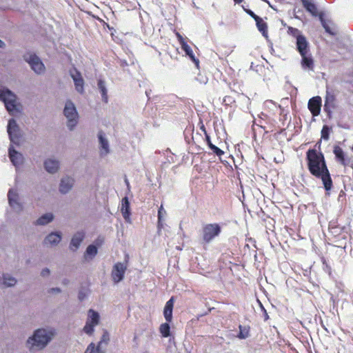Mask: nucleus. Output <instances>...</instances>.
<instances>
[{"mask_svg": "<svg viewBox=\"0 0 353 353\" xmlns=\"http://www.w3.org/2000/svg\"><path fill=\"white\" fill-rule=\"evenodd\" d=\"M306 159L310 173L317 178H321L325 189L330 190L332 186V181L323 154L315 149H310L307 152Z\"/></svg>", "mask_w": 353, "mask_h": 353, "instance_id": "1", "label": "nucleus"}, {"mask_svg": "<svg viewBox=\"0 0 353 353\" xmlns=\"http://www.w3.org/2000/svg\"><path fill=\"white\" fill-rule=\"evenodd\" d=\"M54 334L55 330L53 328L38 329L27 340L26 347L32 352L43 350L50 342Z\"/></svg>", "mask_w": 353, "mask_h": 353, "instance_id": "2", "label": "nucleus"}, {"mask_svg": "<svg viewBox=\"0 0 353 353\" xmlns=\"http://www.w3.org/2000/svg\"><path fill=\"white\" fill-rule=\"evenodd\" d=\"M0 100L10 114L18 112L16 95L4 86H0Z\"/></svg>", "mask_w": 353, "mask_h": 353, "instance_id": "3", "label": "nucleus"}, {"mask_svg": "<svg viewBox=\"0 0 353 353\" xmlns=\"http://www.w3.org/2000/svg\"><path fill=\"white\" fill-rule=\"evenodd\" d=\"M63 114L67 119L68 128L73 130L78 123L79 115L74 104L70 100L65 102Z\"/></svg>", "mask_w": 353, "mask_h": 353, "instance_id": "4", "label": "nucleus"}, {"mask_svg": "<svg viewBox=\"0 0 353 353\" xmlns=\"http://www.w3.org/2000/svg\"><path fill=\"white\" fill-rule=\"evenodd\" d=\"M221 228L218 223H208L202 228V240L205 243H210L219 236Z\"/></svg>", "mask_w": 353, "mask_h": 353, "instance_id": "5", "label": "nucleus"}, {"mask_svg": "<svg viewBox=\"0 0 353 353\" xmlns=\"http://www.w3.org/2000/svg\"><path fill=\"white\" fill-rule=\"evenodd\" d=\"M7 131L9 135L11 145H19L21 138V132L14 119L9 120Z\"/></svg>", "mask_w": 353, "mask_h": 353, "instance_id": "6", "label": "nucleus"}, {"mask_svg": "<svg viewBox=\"0 0 353 353\" xmlns=\"http://www.w3.org/2000/svg\"><path fill=\"white\" fill-rule=\"evenodd\" d=\"M99 314L92 309H90L88 312V318L83 331L88 335L92 334L94 327L99 323Z\"/></svg>", "mask_w": 353, "mask_h": 353, "instance_id": "7", "label": "nucleus"}, {"mask_svg": "<svg viewBox=\"0 0 353 353\" xmlns=\"http://www.w3.org/2000/svg\"><path fill=\"white\" fill-rule=\"evenodd\" d=\"M8 199L10 206L17 212L23 210V205L19 202V196L16 190L10 189L8 193Z\"/></svg>", "mask_w": 353, "mask_h": 353, "instance_id": "8", "label": "nucleus"}, {"mask_svg": "<svg viewBox=\"0 0 353 353\" xmlns=\"http://www.w3.org/2000/svg\"><path fill=\"white\" fill-rule=\"evenodd\" d=\"M127 265L123 263H117L114 264L112 271V278L115 283L123 280Z\"/></svg>", "mask_w": 353, "mask_h": 353, "instance_id": "9", "label": "nucleus"}, {"mask_svg": "<svg viewBox=\"0 0 353 353\" xmlns=\"http://www.w3.org/2000/svg\"><path fill=\"white\" fill-rule=\"evenodd\" d=\"M32 70L37 74H42L46 70V68L41 60L36 55H30L27 60Z\"/></svg>", "mask_w": 353, "mask_h": 353, "instance_id": "10", "label": "nucleus"}, {"mask_svg": "<svg viewBox=\"0 0 353 353\" xmlns=\"http://www.w3.org/2000/svg\"><path fill=\"white\" fill-rule=\"evenodd\" d=\"M98 139L100 156L105 157L110 152L109 141L105 137V133L102 131L99 132Z\"/></svg>", "mask_w": 353, "mask_h": 353, "instance_id": "11", "label": "nucleus"}, {"mask_svg": "<svg viewBox=\"0 0 353 353\" xmlns=\"http://www.w3.org/2000/svg\"><path fill=\"white\" fill-rule=\"evenodd\" d=\"M17 283V279L9 273H3L0 276V288L1 289L13 287Z\"/></svg>", "mask_w": 353, "mask_h": 353, "instance_id": "12", "label": "nucleus"}, {"mask_svg": "<svg viewBox=\"0 0 353 353\" xmlns=\"http://www.w3.org/2000/svg\"><path fill=\"white\" fill-rule=\"evenodd\" d=\"M307 106L313 116H318L321 112V98L319 96L311 98Z\"/></svg>", "mask_w": 353, "mask_h": 353, "instance_id": "13", "label": "nucleus"}, {"mask_svg": "<svg viewBox=\"0 0 353 353\" xmlns=\"http://www.w3.org/2000/svg\"><path fill=\"white\" fill-rule=\"evenodd\" d=\"M9 158L12 163L15 166L18 167L23 163V157L13 147V145H10L8 149Z\"/></svg>", "mask_w": 353, "mask_h": 353, "instance_id": "14", "label": "nucleus"}, {"mask_svg": "<svg viewBox=\"0 0 353 353\" xmlns=\"http://www.w3.org/2000/svg\"><path fill=\"white\" fill-rule=\"evenodd\" d=\"M43 166L46 172L50 174H54L59 170L60 162L56 159L48 158L44 161Z\"/></svg>", "mask_w": 353, "mask_h": 353, "instance_id": "15", "label": "nucleus"}, {"mask_svg": "<svg viewBox=\"0 0 353 353\" xmlns=\"http://www.w3.org/2000/svg\"><path fill=\"white\" fill-rule=\"evenodd\" d=\"M74 179L72 177L65 176H63L60 181L59 191L61 194L68 193L72 188Z\"/></svg>", "mask_w": 353, "mask_h": 353, "instance_id": "16", "label": "nucleus"}, {"mask_svg": "<svg viewBox=\"0 0 353 353\" xmlns=\"http://www.w3.org/2000/svg\"><path fill=\"white\" fill-rule=\"evenodd\" d=\"M296 48L301 55L309 53V43L302 34L296 36Z\"/></svg>", "mask_w": 353, "mask_h": 353, "instance_id": "17", "label": "nucleus"}, {"mask_svg": "<svg viewBox=\"0 0 353 353\" xmlns=\"http://www.w3.org/2000/svg\"><path fill=\"white\" fill-rule=\"evenodd\" d=\"M84 236L85 234L82 231L75 233L71 239L70 249L73 252L77 251L83 241Z\"/></svg>", "mask_w": 353, "mask_h": 353, "instance_id": "18", "label": "nucleus"}, {"mask_svg": "<svg viewBox=\"0 0 353 353\" xmlns=\"http://www.w3.org/2000/svg\"><path fill=\"white\" fill-rule=\"evenodd\" d=\"M61 240V234L60 232H51L44 239L43 244L45 245L54 246L57 245Z\"/></svg>", "mask_w": 353, "mask_h": 353, "instance_id": "19", "label": "nucleus"}, {"mask_svg": "<svg viewBox=\"0 0 353 353\" xmlns=\"http://www.w3.org/2000/svg\"><path fill=\"white\" fill-rule=\"evenodd\" d=\"M301 56V67L303 70H313L314 67V60L310 54H305Z\"/></svg>", "mask_w": 353, "mask_h": 353, "instance_id": "20", "label": "nucleus"}, {"mask_svg": "<svg viewBox=\"0 0 353 353\" xmlns=\"http://www.w3.org/2000/svg\"><path fill=\"white\" fill-rule=\"evenodd\" d=\"M335 96L334 94L330 91L328 88L326 90V96L325 98L324 110L326 112H330V109L334 108Z\"/></svg>", "mask_w": 353, "mask_h": 353, "instance_id": "21", "label": "nucleus"}, {"mask_svg": "<svg viewBox=\"0 0 353 353\" xmlns=\"http://www.w3.org/2000/svg\"><path fill=\"white\" fill-rule=\"evenodd\" d=\"M121 211L123 219L128 223H130V203L128 197H124L121 201Z\"/></svg>", "mask_w": 353, "mask_h": 353, "instance_id": "22", "label": "nucleus"}, {"mask_svg": "<svg viewBox=\"0 0 353 353\" xmlns=\"http://www.w3.org/2000/svg\"><path fill=\"white\" fill-rule=\"evenodd\" d=\"M174 307V297H171L165 303L163 315L167 322H171L172 319V310Z\"/></svg>", "mask_w": 353, "mask_h": 353, "instance_id": "23", "label": "nucleus"}, {"mask_svg": "<svg viewBox=\"0 0 353 353\" xmlns=\"http://www.w3.org/2000/svg\"><path fill=\"white\" fill-rule=\"evenodd\" d=\"M305 10L313 16H316L318 10L316 6L313 1L309 0H301Z\"/></svg>", "mask_w": 353, "mask_h": 353, "instance_id": "24", "label": "nucleus"}, {"mask_svg": "<svg viewBox=\"0 0 353 353\" xmlns=\"http://www.w3.org/2000/svg\"><path fill=\"white\" fill-rule=\"evenodd\" d=\"M97 85H98V88L101 92L102 100L105 103H107L108 100V90L106 88L105 81L102 79H99Z\"/></svg>", "mask_w": 353, "mask_h": 353, "instance_id": "25", "label": "nucleus"}, {"mask_svg": "<svg viewBox=\"0 0 353 353\" xmlns=\"http://www.w3.org/2000/svg\"><path fill=\"white\" fill-rule=\"evenodd\" d=\"M53 219L54 216L52 213H46L37 220L36 224L39 225H45L50 223Z\"/></svg>", "mask_w": 353, "mask_h": 353, "instance_id": "26", "label": "nucleus"}, {"mask_svg": "<svg viewBox=\"0 0 353 353\" xmlns=\"http://www.w3.org/2000/svg\"><path fill=\"white\" fill-rule=\"evenodd\" d=\"M98 252L97 247L95 245H90L86 248L84 254V257L87 260L88 259H92Z\"/></svg>", "mask_w": 353, "mask_h": 353, "instance_id": "27", "label": "nucleus"}, {"mask_svg": "<svg viewBox=\"0 0 353 353\" xmlns=\"http://www.w3.org/2000/svg\"><path fill=\"white\" fill-rule=\"evenodd\" d=\"M263 106L265 109L270 110L269 114H272V115H274L278 109L281 108L280 105H277L272 100L265 101L264 102Z\"/></svg>", "mask_w": 353, "mask_h": 353, "instance_id": "28", "label": "nucleus"}, {"mask_svg": "<svg viewBox=\"0 0 353 353\" xmlns=\"http://www.w3.org/2000/svg\"><path fill=\"white\" fill-rule=\"evenodd\" d=\"M255 21H256V24L258 30L262 33V34L264 37H267V34H268L267 23L265 22H264L263 20L261 17L257 18V20H256Z\"/></svg>", "mask_w": 353, "mask_h": 353, "instance_id": "29", "label": "nucleus"}, {"mask_svg": "<svg viewBox=\"0 0 353 353\" xmlns=\"http://www.w3.org/2000/svg\"><path fill=\"white\" fill-rule=\"evenodd\" d=\"M205 140L209 148L216 155L221 157L224 154V152L222 150L216 147L215 145H214V143H212L210 136H207Z\"/></svg>", "mask_w": 353, "mask_h": 353, "instance_id": "30", "label": "nucleus"}, {"mask_svg": "<svg viewBox=\"0 0 353 353\" xmlns=\"http://www.w3.org/2000/svg\"><path fill=\"white\" fill-rule=\"evenodd\" d=\"M334 154L336 159L342 163L345 164V155L342 148L338 145L334 148Z\"/></svg>", "mask_w": 353, "mask_h": 353, "instance_id": "31", "label": "nucleus"}, {"mask_svg": "<svg viewBox=\"0 0 353 353\" xmlns=\"http://www.w3.org/2000/svg\"><path fill=\"white\" fill-rule=\"evenodd\" d=\"M160 332L163 337H168L170 336V327L168 323H164L160 325Z\"/></svg>", "mask_w": 353, "mask_h": 353, "instance_id": "32", "label": "nucleus"}, {"mask_svg": "<svg viewBox=\"0 0 353 353\" xmlns=\"http://www.w3.org/2000/svg\"><path fill=\"white\" fill-rule=\"evenodd\" d=\"M74 83L76 90L78 92H79V93H83V90H84V88H83L84 81H83V79L82 78V79H79L78 80H75L74 81Z\"/></svg>", "mask_w": 353, "mask_h": 353, "instance_id": "33", "label": "nucleus"}, {"mask_svg": "<svg viewBox=\"0 0 353 353\" xmlns=\"http://www.w3.org/2000/svg\"><path fill=\"white\" fill-rule=\"evenodd\" d=\"M239 330L240 332L238 334V337L239 339H244L248 337L249 330L247 327H243L242 325H239Z\"/></svg>", "mask_w": 353, "mask_h": 353, "instance_id": "34", "label": "nucleus"}, {"mask_svg": "<svg viewBox=\"0 0 353 353\" xmlns=\"http://www.w3.org/2000/svg\"><path fill=\"white\" fill-rule=\"evenodd\" d=\"M272 116L273 115L272 114H267V113H265V112H261L259 115V118L261 119H263L264 121H265V123H271L272 121H274L272 119Z\"/></svg>", "mask_w": 353, "mask_h": 353, "instance_id": "35", "label": "nucleus"}, {"mask_svg": "<svg viewBox=\"0 0 353 353\" xmlns=\"http://www.w3.org/2000/svg\"><path fill=\"white\" fill-rule=\"evenodd\" d=\"M70 75L74 81L83 78L81 74L74 68L70 70Z\"/></svg>", "mask_w": 353, "mask_h": 353, "instance_id": "36", "label": "nucleus"}, {"mask_svg": "<svg viewBox=\"0 0 353 353\" xmlns=\"http://www.w3.org/2000/svg\"><path fill=\"white\" fill-rule=\"evenodd\" d=\"M330 128L327 125H323L321 130V138L324 140L329 139Z\"/></svg>", "mask_w": 353, "mask_h": 353, "instance_id": "37", "label": "nucleus"}, {"mask_svg": "<svg viewBox=\"0 0 353 353\" xmlns=\"http://www.w3.org/2000/svg\"><path fill=\"white\" fill-rule=\"evenodd\" d=\"M323 27L325 28V31L330 34L334 35L335 32L330 28L327 22L322 18H320Z\"/></svg>", "mask_w": 353, "mask_h": 353, "instance_id": "38", "label": "nucleus"}, {"mask_svg": "<svg viewBox=\"0 0 353 353\" xmlns=\"http://www.w3.org/2000/svg\"><path fill=\"white\" fill-rule=\"evenodd\" d=\"M166 216V211L163 208V205H161L158 210V219L164 220Z\"/></svg>", "mask_w": 353, "mask_h": 353, "instance_id": "39", "label": "nucleus"}, {"mask_svg": "<svg viewBox=\"0 0 353 353\" xmlns=\"http://www.w3.org/2000/svg\"><path fill=\"white\" fill-rule=\"evenodd\" d=\"M181 47L182 50L185 52V54L187 56H188L190 53L193 52L191 47L187 43H183V46H181Z\"/></svg>", "mask_w": 353, "mask_h": 353, "instance_id": "40", "label": "nucleus"}, {"mask_svg": "<svg viewBox=\"0 0 353 353\" xmlns=\"http://www.w3.org/2000/svg\"><path fill=\"white\" fill-rule=\"evenodd\" d=\"M95 351L99 352V346L97 348H95L94 345L93 343H91L88 345L85 353H94Z\"/></svg>", "mask_w": 353, "mask_h": 353, "instance_id": "41", "label": "nucleus"}, {"mask_svg": "<svg viewBox=\"0 0 353 353\" xmlns=\"http://www.w3.org/2000/svg\"><path fill=\"white\" fill-rule=\"evenodd\" d=\"M196 80L201 84H206L208 83V78L200 74L196 77Z\"/></svg>", "mask_w": 353, "mask_h": 353, "instance_id": "42", "label": "nucleus"}, {"mask_svg": "<svg viewBox=\"0 0 353 353\" xmlns=\"http://www.w3.org/2000/svg\"><path fill=\"white\" fill-rule=\"evenodd\" d=\"M188 57L194 62V63L195 64L196 67L198 68H199V61L198 59H196L195 57L193 52L192 53H190Z\"/></svg>", "mask_w": 353, "mask_h": 353, "instance_id": "43", "label": "nucleus"}, {"mask_svg": "<svg viewBox=\"0 0 353 353\" xmlns=\"http://www.w3.org/2000/svg\"><path fill=\"white\" fill-rule=\"evenodd\" d=\"M176 38L181 45L183 46V43H186L187 42L185 41V39L182 37V35L180 34V33L179 32H176Z\"/></svg>", "mask_w": 353, "mask_h": 353, "instance_id": "44", "label": "nucleus"}, {"mask_svg": "<svg viewBox=\"0 0 353 353\" xmlns=\"http://www.w3.org/2000/svg\"><path fill=\"white\" fill-rule=\"evenodd\" d=\"M87 296V292L83 290H80L78 294V298L80 301H83Z\"/></svg>", "mask_w": 353, "mask_h": 353, "instance_id": "45", "label": "nucleus"}, {"mask_svg": "<svg viewBox=\"0 0 353 353\" xmlns=\"http://www.w3.org/2000/svg\"><path fill=\"white\" fill-rule=\"evenodd\" d=\"M245 11H246V12H247L250 16H251V17H252L255 21H256V20H257V18H259V16H257L256 14H255L254 13V12H252V10H246Z\"/></svg>", "mask_w": 353, "mask_h": 353, "instance_id": "46", "label": "nucleus"}, {"mask_svg": "<svg viewBox=\"0 0 353 353\" xmlns=\"http://www.w3.org/2000/svg\"><path fill=\"white\" fill-rule=\"evenodd\" d=\"M50 273V271L48 268H44L42 270L41 272V275L43 277L48 276Z\"/></svg>", "mask_w": 353, "mask_h": 353, "instance_id": "47", "label": "nucleus"}, {"mask_svg": "<svg viewBox=\"0 0 353 353\" xmlns=\"http://www.w3.org/2000/svg\"><path fill=\"white\" fill-rule=\"evenodd\" d=\"M263 123H265V121H264L263 119H261L259 118L257 121H256V120L254 121L255 124H256L257 125H259L260 127H261L263 128H265V127L263 126Z\"/></svg>", "mask_w": 353, "mask_h": 353, "instance_id": "48", "label": "nucleus"}, {"mask_svg": "<svg viewBox=\"0 0 353 353\" xmlns=\"http://www.w3.org/2000/svg\"><path fill=\"white\" fill-rule=\"evenodd\" d=\"M199 124H200V129H201V130L202 132H203V133H204V134H205V138H206V137H207V136H209V135H208V134L207 133V131H206V130H205V126H204V125H203V122H202V121H201V122L199 123Z\"/></svg>", "mask_w": 353, "mask_h": 353, "instance_id": "49", "label": "nucleus"}, {"mask_svg": "<svg viewBox=\"0 0 353 353\" xmlns=\"http://www.w3.org/2000/svg\"><path fill=\"white\" fill-rule=\"evenodd\" d=\"M103 243V239L102 238H97L95 241H94V243L96 244L95 245L97 246H100L101 245H102Z\"/></svg>", "mask_w": 353, "mask_h": 353, "instance_id": "50", "label": "nucleus"}, {"mask_svg": "<svg viewBox=\"0 0 353 353\" xmlns=\"http://www.w3.org/2000/svg\"><path fill=\"white\" fill-rule=\"evenodd\" d=\"M108 336L106 335V334H103V336H102V339L101 340V341L99 343V345L102 343L103 341H105V343H107V341H108Z\"/></svg>", "mask_w": 353, "mask_h": 353, "instance_id": "51", "label": "nucleus"}, {"mask_svg": "<svg viewBox=\"0 0 353 353\" xmlns=\"http://www.w3.org/2000/svg\"><path fill=\"white\" fill-rule=\"evenodd\" d=\"M163 221L164 220L158 219L157 228H158L159 230H161L163 228Z\"/></svg>", "mask_w": 353, "mask_h": 353, "instance_id": "52", "label": "nucleus"}, {"mask_svg": "<svg viewBox=\"0 0 353 353\" xmlns=\"http://www.w3.org/2000/svg\"><path fill=\"white\" fill-rule=\"evenodd\" d=\"M49 292L51 293H59L61 292V290L59 288H51Z\"/></svg>", "mask_w": 353, "mask_h": 353, "instance_id": "53", "label": "nucleus"}, {"mask_svg": "<svg viewBox=\"0 0 353 353\" xmlns=\"http://www.w3.org/2000/svg\"><path fill=\"white\" fill-rule=\"evenodd\" d=\"M6 46L5 43L0 39V48H3Z\"/></svg>", "mask_w": 353, "mask_h": 353, "instance_id": "54", "label": "nucleus"}, {"mask_svg": "<svg viewBox=\"0 0 353 353\" xmlns=\"http://www.w3.org/2000/svg\"><path fill=\"white\" fill-rule=\"evenodd\" d=\"M243 0H234L236 3H241Z\"/></svg>", "mask_w": 353, "mask_h": 353, "instance_id": "55", "label": "nucleus"}, {"mask_svg": "<svg viewBox=\"0 0 353 353\" xmlns=\"http://www.w3.org/2000/svg\"><path fill=\"white\" fill-rule=\"evenodd\" d=\"M125 183L127 184V185L129 186V182H128V179H125Z\"/></svg>", "mask_w": 353, "mask_h": 353, "instance_id": "56", "label": "nucleus"}, {"mask_svg": "<svg viewBox=\"0 0 353 353\" xmlns=\"http://www.w3.org/2000/svg\"><path fill=\"white\" fill-rule=\"evenodd\" d=\"M294 30L296 32H299V30L297 29H294Z\"/></svg>", "mask_w": 353, "mask_h": 353, "instance_id": "57", "label": "nucleus"}, {"mask_svg": "<svg viewBox=\"0 0 353 353\" xmlns=\"http://www.w3.org/2000/svg\"><path fill=\"white\" fill-rule=\"evenodd\" d=\"M143 353H148V352H144Z\"/></svg>", "mask_w": 353, "mask_h": 353, "instance_id": "58", "label": "nucleus"}]
</instances>
